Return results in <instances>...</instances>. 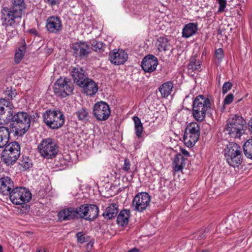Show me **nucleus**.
<instances>
[{
	"mask_svg": "<svg viewBox=\"0 0 252 252\" xmlns=\"http://www.w3.org/2000/svg\"><path fill=\"white\" fill-rule=\"evenodd\" d=\"M227 163L231 166H238L243 161L241 147L236 143L230 142L224 150Z\"/></svg>",
	"mask_w": 252,
	"mask_h": 252,
	"instance_id": "20e7f679",
	"label": "nucleus"
},
{
	"mask_svg": "<svg viewBox=\"0 0 252 252\" xmlns=\"http://www.w3.org/2000/svg\"><path fill=\"white\" fill-rule=\"evenodd\" d=\"M39 153L43 158L52 159L55 158L58 153V146L52 138L43 139L37 147Z\"/></svg>",
	"mask_w": 252,
	"mask_h": 252,
	"instance_id": "423d86ee",
	"label": "nucleus"
},
{
	"mask_svg": "<svg viewBox=\"0 0 252 252\" xmlns=\"http://www.w3.org/2000/svg\"><path fill=\"white\" fill-rule=\"evenodd\" d=\"M128 252H140V250L137 248H133L128 251Z\"/></svg>",
	"mask_w": 252,
	"mask_h": 252,
	"instance_id": "3c124183",
	"label": "nucleus"
},
{
	"mask_svg": "<svg viewBox=\"0 0 252 252\" xmlns=\"http://www.w3.org/2000/svg\"><path fill=\"white\" fill-rule=\"evenodd\" d=\"M92 48L95 52H101L104 51V45L101 42L96 40L93 41Z\"/></svg>",
	"mask_w": 252,
	"mask_h": 252,
	"instance_id": "4c0bfd02",
	"label": "nucleus"
},
{
	"mask_svg": "<svg viewBox=\"0 0 252 252\" xmlns=\"http://www.w3.org/2000/svg\"><path fill=\"white\" fill-rule=\"evenodd\" d=\"M76 237L77 238L78 243L80 244H83L86 241L84 236V234L82 232H78L76 234Z\"/></svg>",
	"mask_w": 252,
	"mask_h": 252,
	"instance_id": "a19ab883",
	"label": "nucleus"
},
{
	"mask_svg": "<svg viewBox=\"0 0 252 252\" xmlns=\"http://www.w3.org/2000/svg\"><path fill=\"white\" fill-rule=\"evenodd\" d=\"M248 126L250 131L252 133V118L248 123Z\"/></svg>",
	"mask_w": 252,
	"mask_h": 252,
	"instance_id": "09e8293b",
	"label": "nucleus"
},
{
	"mask_svg": "<svg viewBox=\"0 0 252 252\" xmlns=\"http://www.w3.org/2000/svg\"><path fill=\"white\" fill-rule=\"evenodd\" d=\"M130 217V211L127 210H122L119 214L117 219V223L121 226L126 225Z\"/></svg>",
	"mask_w": 252,
	"mask_h": 252,
	"instance_id": "bb28decb",
	"label": "nucleus"
},
{
	"mask_svg": "<svg viewBox=\"0 0 252 252\" xmlns=\"http://www.w3.org/2000/svg\"><path fill=\"white\" fill-rule=\"evenodd\" d=\"M158 41V48L159 50L166 51L169 50V43L168 39L164 37H159Z\"/></svg>",
	"mask_w": 252,
	"mask_h": 252,
	"instance_id": "c9c22d12",
	"label": "nucleus"
},
{
	"mask_svg": "<svg viewBox=\"0 0 252 252\" xmlns=\"http://www.w3.org/2000/svg\"><path fill=\"white\" fill-rule=\"evenodd\" d=\"M151 198L148 193L140 192L138 193L132 200V207L136 211L143 212L149 206Z\"/></svg>",
	"mask_w": 252,
	"mask_h": 252,
	"instance_id": "f8f14e48",
	"label": "nucleus"
},
{
	"mask_svg": "<svg viewBox=\"0 0 252 252\" xmlns=\"http://www.w3.org/2000/svg\"><path fill=\"white\" fill-rule=\"evenodd\" d=\"M93 114L97 120L105 121L110 115L109 106L104 102H98L94 106Z\"/></svg>",
	"mask_w": 252,
	"mask_h": 252,
	"instance_id": "4468645a",
	"label": "nucleus"
},
{
	"mask_svg": "<svg viewBox=\"0 0 252 252\" xmlns=\"http://www.w3.org/2000/svg\"><path fill=\"white\" fill-rule=\"evenodd\" d=\"M37 252H46L45 249H40L37 251Z\"/></svg>",
	"mask_w": 252,
	"mask_h": 252,
	"instance_id": "5fc2aeb1",
	"label": "nucleus"
},
{
	"mask_svg": "<svg viewBox=\"0 0 252 252\" xmlns=\"http://www.w3.org/2000/svg\"><path fill=\"white\" fill-rule=\"evenodd\" d=\"M198 30L197 25L194 23L187 24L183 30L182 35L184 37L188 38L196 33Z\"/></svg>",
	"mask_w": 252,
	"mask_h": 252,
	"instance_id": "393cba45",
	"label": "nucleus"
},
{
	"mask_svg": "<svg viewBox=\"0 0 252 252\" xmlns=\"http://www.w3.org/2000/svg\"><path fill=\"white\" fill-rule=\"evenodd\" d=\"M20 155V147L19 143L14 141L9 143L3 151L2 158L7 165L15 163Z\"/></svg>",
	"mask_w": 252,
	"mask_h": 252,
	"instance_id": "0eeeda50",
	"label": "nucleus"
},
{
	"mask_svg": "<svg viewBox=\"0 0 252 252\" xmlns=\"http://www.w3.org/2000/svg\"><path fill=\"white\" fill-rule=\"evenodd\" d=\"M11 2V9L17 11L22 16L24 14V10L26 7L24 0H12Z\"/></svg>",
	"mask_w": 252,
	"mask_h": 252,
	"instance_id": "c85d7f7f",
	"label": "nucleus"
},
{
	"mask_svg": "<svg viewBox=\"0 0 252 252\" xmlns=\"http://www.w3.org/2000/svg\"><path fill=\"white\" fill-rule=\"evenodd\" d=\"M243 151L246 157L252 159V139L248 140L244 143Z\"/></svg>",
	"mask_w": 252,
	"mask_h": 252,
	"instance_id": "f704fd0d",
	"label": "nucleus"
},
{
	"mask_svg": "<svg viewBox=\"0 0 252 252\" xmlns=\"http://www.w3.org/2000/svg\"><path fill=\"white\" fill-rule=\"evenodd\" d=\"M232 87V84L230 82H227L223 84L222 86V93L226 94L229 90H230Z\"/></svg>",
	"mask_w": 252,
	"mask_h": 252,
	"instance_id": "79ce46f5",
	"label": "nucleus"
},
{
	"mask_svg": "<svg viewBox=\"0 0 252 252\" xmlns=\"http://www.w3.org/2000/svg\"><path fill=\"white\" fill-rule=\"evenodd\" d=\"M14 187V182L9 177L3 176L0 178V194L8 195Z\"/></svg>",
	"mask_w": 252,
	"mask_h": 252,
	"instance_id": "aec40b11",
	"label": "nucleus"
},
{
	"mask_svg": "<svg viewBox=\"0 0 252 252\" xmlns=\"http://www.w3.org/2000/svg\"><path fill=\"white\" fill-rule=\"evenodd\" d=\"M46 28L50 33H58L62 29V24L60 18L57 16L49 17L46 20Z\"/></svg>",
	"mask_w": 252,
	"mask_h": 252,
	"instance_id": "a211bd4d",
	"label": "nucleus"
},
{
	"mask_svg": "<svg viewBox=\"0 0 252 252\" xmlns=\"http://www.w3.org/2000/svg\"><path fill=\"white\" fill-rule=\"evenodd\" d=\"M80 87L83 89L85 94L90 96L94 95L98 91L97 84L93 79L89 78Z\"/></svg>",
	"mask_w": 252,
	"mask_h": 252,
	"instance_id": "412c9836",
	"label": "nucleus"
},
{
	"mask_svg": "<svg viewBox=\"0 0 252 252\" xmlns=\"http://www.w3.org/2000/svg\"><path fill=\"white\" fill-rule=\"evenodd\" d=\"M89 204H85L79 207L75 208L77 210V218H80L86 220L87 207Z\"/></svg>",
	"mask_w": 252,
	"mask_h": 252,
	"instance_id": "e433bc0d",
	"label": "nucleus"
},
{
	"mask_svg": "<svg viewBox=\"0 0 252 252\" xmlns=\"http://www.w3.org/2000/svg\"><path fill=\"white\" fill-rule=\"evenodd\" d=\"M12 129L18 136H23L31 126V116L26 112H19L12 114Z\"/></svg>",
	"mask_w": 252,
	"mask_h": 252,
	"instance_id": "f03ea898",
	"label": "nucleus"
},
{
	"mask_svg": "<svg viewBox=\"0 0 252 252\" xmlns=\"http://www.w3.org/2000/svg\"><path fill=\"white\" fill-rule=\"evenodd\" d=\"M71 48L74 56L81 59L87 57L91 51L89 46L85 42H75L72 44Z\"/></svg>",
	"mask_w": 252,
	"mask_h": 252,
	"instance_id": "dca6fc26",
	"label": "nucleus"
},
{
	"mask_svg": "<svg viewBox=\"0 0 252 252\" xmlns=\"http://www.w3.org/2000/svg\"><path fill=\"white\" fill-rule=\"evenodd\" d=\"M133 120L134 123V130L136 136L138 138L142 136L143 132V126L141 120L137 116H134Z\"/></svg>",
	"mask_w": 252,
	"mask_h": 252,
	"instance_id": "7c9ffc66",
	"label": "nucleus"
},
{
	"mask_svg": "<svg viewBox=\"0 0 252 252\" xmlns=\"http://www.w3.org/2000/svg\"><path fill=\"white\" fill-rule=\"evenodd\" d=\"M1 20L2 25L6 30H7L8 27L14 26L16 22V19L22 17V15L16 11H14L12 9L4 8L1 11Z\"/></svg>",
	"mask_w": 252,
	"mask_h": 252,
	"instance_id": "ddd939ff",
	"label": "nucleus"
},
{
	"mask_svg": "<svg viewBox=\"0 0 252 252\" xmlns=\"http://www.w3.org/2000/svg\"><path fill=\"white\" fill-rule=\"evenodd\" d=\"M74 115L78 118L79 121L83 122H87L90 118L88 111L85 108H82L77 111L75 113Z\"/></svg>",
	"mask_w": 252,
	"mask_h": 252,
	"instance_id": "72a5a7b5",
	"label": "nucleus"
},
{
	"mask_svg": "<svg viewBox=\"0 0 252 252\" xmlns=\"http://www.w3.org/2000/svg\"><path fill=\"white\" fill-rule=\"evenodd\" d=\"M61 220H71L77 218V210L73 207H68L61 211L58 213Z\"/></svg>",
	"mask_w": 252,
	"mask_h": 252,
	"instance_id": "4be33fe9",
	"label": "nucleus"
},
{
	"mask_svg": "<svg viewBox=\"0 0 252 252\" xmlns=\"http://www.w3.org/2000/svg\"><path fill=\"white\" fill-rule=\"evenodd\" d=\"M26 43L24 42L18 49L16 51L15 54L14 61L16 63H19L22 60L26 50Z\"/></svg>",
	"mask_w": 252,
	"mask_h": 252,
	"instance_id": "473e14b6",
	"label": "nucleus"
},
{
	"mask_svg": "<svg viewBox=\"0 0 252 252\" xmlns=\"http://www.w3.org/2000/svg\"><path fill=\"white\" fill-rule=\"evenodd\" d=\"M13 104L5 99H0V125L7 124L12 119Z\"/></svg>",
	"mask_w": 252,
	"mask_h": 252,
	"instance_id": "9b49d317",
	"label": "nucleus"
},
{
	"mask_svg": "<svg viewBox=\"0 0 252 252\" xmlns=\"http://www.w3.org/2000/svg\"><path fill=\"white\" fill-rule=\"evenodd\" d=\"M19 164L23 167V170H26L32 166L31 160L29 158H23Z\"/></svg>",
	"mask_w": 252,
	"mask_h": 252,
	"instance_id": "58836bf2",
	"label": "nucleus"
},
{
	"mask_svg": "<svg viewBox=\"0 0 252 252\" xmlns=\"http://www.w3.org/2000/svg\"><path fill=\"white\" fill-rule=\"evenodd\" d=\"M71 75L74 83L80 87L89 77L86 71L81 67H73Z\"/></svg>",
	"mask_w": 252,
	"mask_h": 252,
	"instance_id": "2eb2a0df",
	"label": "nucleus"
},
{
	"mask_svg": "<svg viewBox=\"0 0 252 252\" xmlns=\"http://www.w3.org/2000/svg\"><path fill=\"white\" fill-rule=\"evenodd\" d=\"M173 88V83L170 81H168L162 84L159 87L158 90L161 96L163 97H166L170 94Z\"/></svg>",
	"mask_w": 252,
	"mask_h": 252,
	"instance_id": "c756f323",
	"label": "nucleus"
},
{
	"mask_svg": "<svg viewBox=\"0 0 252 252\" xmlns=\"http://www.w3.org/2000/svg\"><path fill=\"white\" fill-rule=\"evenodd\" d=\"M61 0H46L45 1L51 6L59 4Z\"/></svg>",
	"mask_w": 252,
	"mask_h": 252,
	"instance_id": "49530a36",
	"label": "nucleus"
},
{
	"mask_svg": "<svg viewBox=\"0 0 252 252\" xmlns=\"http://www.w3.org/2000/svg\"><path fill=\"white\" fill-rule=\"evenodd\" d=\"M10 138L9 129L5 126H0V148L7 146Z\"/></svg>",
	"mask_w": 252,
	"mask_h": 252,
	"instance_id": "5701e85b",
	"label": "nucleus"
},
{
	"mask_svg": "<svg viewBox=\"0 0 252 252\" xmlns=\"http://www.w3.org/2000/svg\"><path fill=\"white\" fill-rule=\"evenodd\" d=\"M30 32L34 34H37V31L35 29H32L30 30Z\"/></svg>",
	"mask_w": 252,
	"mask_h": 252,
	"instance_id": "603ef678",
	"label": "nucleus"
},
{
	"mask_svg": "<svg viewBox=\"0 0 252 252\" xmlns=\"http://www.w3.org/2000/svg\"><path fill=\"white\" fill-rule=\"evenodd\" d=\"M158 64L157 57L153 55H148L143 59L141 67L144 71L151 73L156 69Z\"/></svg>",
	"mask_w": 252,
	"mask_h": 252,
	"instance_id": "f3484780",
	"label": "nucleus"
},
{
	"mask_svg": "<svg viewBox=\"0 0 252 252\" xmlns=\"http://www.w3.org/2000/svg\"><path fill=\"white\" fill-rule=\"evenodd\" d=\"M216 56L219 58H221L223 57V51L222 49L219 48L215 52Z\"/></svg>",
	"mask_w": 252,
	"mask_h": 252,
	"instance_id": "de8ad7c7",
	"label": "nucleus"
},
{
	"mask_svg": "<svg viewBox=\"0 0 252 252\" xmlns=\"http://www.w3.org/2000/svg\"><path fill=\"white\" fill-rule=\"evenodd\" d=\"M118 205L116 203H112L107 207L103 213L105 219L110 220L116 216L118 212Z\"/></svg>",
	"mask_w": 252,
	"mask_h": 252,
	"instance_id": "b1692460",
	"label": "nucleus"
},
{
	"mask_svg": "<svg viewBox=\"0 0 252 252\" xmlns=\"http://www.w3.org/2000/svg\"><path fill=\"white\" fill-rule=\"evenodd\" d=\"M218 4H219V8L218 12H222L224 11L225 8L226 6V0H217Z\"/></svg>",
	"mask_w": 252,
	"mask_h": 252,
	"instance_id": "ea45409f",
	"label": "nucleus"
},
{
	"mask_svg": "<svg viewBox=\"0 0 252 252\" xmlns=\"http://www.w3.org/2000/svg\"><path fill=\"white\" fill-rule=\"evenodd\" d=\"M8 195L11 201L16 205H22L28 202L32 198L31 192L25 188L21 187L13 188Z\"/></svg>",
	"mask_w": 252,
	"mask_h": 252,
	"instance_id": "1a4fd4ad",
	"label": "nucleus"
},
{
	"mask_svg": "<svg viewBox=\"0 0 252 252\" xmlns=\"http://www.w3.org/2000/svg\"><path fill=\"white\" fill-rule=\"evenodd\" d=\"M200 136V127L195 122L190 123L187 126L183 137L185 144L188 147H192L198 141Z\"/></svg>",
	"mask_w": 252,
	"mask_h": 252,
	"instance_id": "6e6552de",
	"label": "nucleus"
},
{
	"mask_svg": "<svg viewBox=\"0 0 252 252\" xmlns=\"http://www.w3.org/2000/svg\"><path fill=\"white\" fill-rule=\"evenodd\" d=\"M0 252H3V249L1 246L0 245Z\"/></svg>",
	"mask_w": 252,
	"mask_h": 252,
	"instance_id": "4d7b16f0",
	"label": "nucleus"
},
{
	"mask_svg": "<svg viewBox=\"0 0 252 252\" xmlns=\"http://www.w3.org/2000/svg\"><path fill=\"white\" fill-rule=\"evenodd\" d=\"M6 95L8 96V99H12L13 97H15L17 94L16 90H8L5 92Z\"/></svg>",
	"mask_w": 252,
	"mask_h": 252,
	"instance_id": "c03bdc74",
	"label": "nucleus"
},
{
	"mask_svg": "<svg viewBox=\"0 0 252 252\" xmlns=\"http://www.w3.org/2000/svg\"><path fill=\"white\" fill-rule=\"evenodd\" d=\"M241 100V99H238V100H237V102H238L240 101Z\"/></svg>",
	"mask_w": 252,
	"mask_h": 252,
	"instance_id": "13d9d810",
	"label": "nucleus"
},
{
	"mask_svg": "<svg viewBox=\"0 0 252 252\" xmlns=\"http://www.w3.org/2000/svg\"><path fill=\"white\" fill-rule=\"evenodd\" d=\"M212 104L208 97L200 94L193 100L192 104V115L197 121L204 120L207 111L211 108Z\"/></svg>",
	"mask_w": 252,
	"mask_h": 252,
	"instance_id": "7ed1b4c3",
	"label": "nucleus"
},
{
	"mask_svg": "<svg viewBox=\"0 0 252 252\" xmlns=\"http://www.w3.org/2000/svg\"><path fill=\"white\" fill-rule=\"evenodd\" d=\"M127 59V54L123 50H114L109 54V60L115 65L124 64Z\"/></svg>",
	"mask_w": 252,
	"mask_h": 252,
	"instance_id": "6ab92c4d",
	"label": "nucleus"
},
{
	"mask_svg": "<svg viewBox=\"0 0 252 252\" xmlns=\"http://www.w3.org/2000/svg\"><path fill=\"white\" fill-rule=\"evenodd\" d=\"M182 153L183 155L186 157H189V153L186 150H182Z\"/></svg>",
	"mask_w": 252,
	"mask_h": 252,
	"instance_id": "8fccbe9b",
	"label": "nucleus"
},
{
	"mask_svg": "<svg viewBox=\"0 0 252 252\" xmlns=\"http://www.w3.org/2000/svg\"><path fill=\"white\" fill-rule=\"evenodd\" d=\"M73 90V85L68 78L58 79L54 84V91L59 96L63 97L70 94Z\"/></svg>",
	"mask_w": 252,
	"mask_h": 252,
	"instance_id": "9d476101",
	"label": "nucleus"
},
{
	"mask_svg": "<svg viewBox=\"0 0 252 252\" xmlns=\"http://www.w3.org/2000/svg\"><path fill=\"white\" fill-rule=\"evenodd\" d=\"M204 236H205V235H204L203 234H202L201 235H199V238L200 239H202V238H203Z\"/></svg>",
	"mask_w": 252,
	"mask_h": 252,
	"instance_id": "6e6d98bb",
	"label": "nucleus"
},
{
	"mask_svg": "<svg viewBox=\"0 0 252 252\" xmlns=\"http://www.w3.org/2000/svg\"><path fill=\"white\" fill-rule=\"evenodd\" d=\"M186 158L182 154L177 155L173 162V166L175 171H181L185 165V160Z\"/></svg>",
	"mask_w": 252,
	"mask_h": 252,
	"instance_id": "cd10ccee",
	"label": "nucleus"
},
{
	"mask_svg": "<svg viewBox=\"0 0 252 252\" xmlns=\"http://www.w3.org/2000/svg\"><path fill=\"white\" fill-rule=\"evenodd\" d=\"M217 32H218V34H222V31L220 29H219L218 30H217Z\"/></svg>",
	"mask_w": 252,
	"mask_h": 252,
	"instance_id": "864d4df0",
	"label": "nucleus"
},
{
	"mask_svg": "<svg viewBox=\"0 0 252 252\" xmlns=\"http://www.w3.org/2000/svg\"><path fill=\"white\" fill-rule=\"evenodd\" d=\"M246 128L245 120L242 116L235 115L231 116L227 120L224 132L229 137L240 139L245 134Z\"/></svg>",
	"mask_w": 252,
	"mask_h": 252,
	"instance_id": "f257e3e1",
	"label": "nucleus"
},
{
	"mask_svg": "<svg viewBox=\"0 0 252 252\" xmlns=\"http://www.w3.org/2000/svg\"><path fill=\"white\" fill-rule=\"evenodd\" d=\"M44 123L51 129H58L62 127L64 123V117L60 111L47 110L43 114Z\"/></svg>",
	"mask_w": 252,
	"mask_h": 252,
	"instance_id": "39448f33",
	"label": "nucleus"
},
{
	"mask_svg": "<svg viewBox=\"0 0 252 252\" xmlns=\"http://www.w3.org/2000/svg\"><path fill=\"white\" fill-rule=\"evenodd\" d=\"M233 98H234V96H233V94H229L225 96V97L223 100V103L224 104H226V105L230 104L231 103H232V102L233 100Z\"/></svg>",
	"mask_w": 252,
	"mask_h": 252,
	"instance_id": "37998d69",
	"label": "nucleus"
},
{
	"mask_svg": "<svg viewBox=\"0 0 252 252\" xmlns=\"http://www.w3.org/2000/svg\"><path fill=\"white\" fill-rule=\"evenodd\" d=\"M188 68L189 69H191L193 71H200L201 70L200 61L197 59L195 56H192L189 60Z\"/></svg>",
	"mask_w": 252,
	"mask_h": 252,
	"instance_id": "2f4dec72",
	"label": "nucleus"
},
{
	"mask_svg": "<svg viewBox=\"0 0 252 252\" xmlns=\"http://www.w3.org/2000/svg\"><path fill=\"white\" fill-rule=\"evenodd\" d=\"M98 208L93 204H88L87 209L86 220H93L96 219L98 215Z\"/></svg>",
	"mask_w": 252,
	"mask_h": 252,
	"instance_id": "a878e982",
	"label": "nucleus"
},
{
	"mask_svg": "<svg viewBox=\"0 0 252 252\" xmlns=\"http://www.w3.org/2000/svg\"><path fill=\"white\" fill-rule=\"evenodd\" d=\"M130 165L131 164L129 159L127 158L125 159L123 169L126 172L130 170Z\"/></svg>",
	"mask_w": 252,
	"mask_h": 252,
	"instance_id": "a18cd8bd",
	"label": "nucleus"
}]
</instances>
